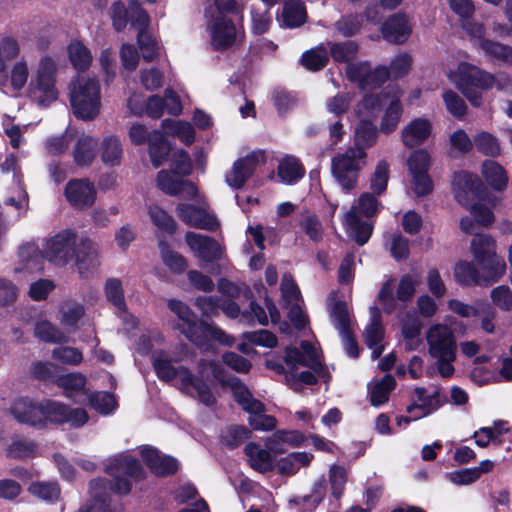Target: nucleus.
Returning a JSON list of instances; mask_svg holds the SVG:
<instances>
[{"label":"nucleus","instance_id":"nucleus-44","mask_svg":"<svg viewBox=\"0 0 512 512\" xmlns=\"http://www.w3.org/2000/svg\"><path fill=\"white\" fill-rule=\"evenodd\" d=\"M470 248L475 262L496 255V241L487 234L475 235Z\"/></svg>","mask_w":512,"mask_h":512},{"label":"nucleus","instance_id":"nucleus-22","mask_svg":"<svg viewBox=\"0 0 512 512\" xmlns=\"http://www.w3.org/2000/svg\"><path fill=\"white\" fill-rule=\"evenodd\" d=\"M185 241L194 255L204 262H213L222 256V247L209 236L187 232Z\"/></svg>","mask_w":512,"mask_h":512},{"label":"nucleus","instance_id":"nucleus-14","mask_svg":"<svg viewBox=\"0 0 512 512\" xmlns=\"http://www.w3.org/2000/svg\"><path fill=\"white\" fill-rule=\"evenodd\" d=\"M409 174L411 176V189L417 196H424L432 191L433 184L428 169L430 155L424 149L412 152L407 160Z\"/></svg>","mask_w":512,"mask_h":512},{"label":"nucleus","instance_id":"nucleus-61","mask_svg":"<svg viewBox=\"0 0 512 512\" xmlns=\"http://www.w3.org/2000/svg\"><path fill=\"white\" fill-rule=\"evenodd\" d=\"M35 335L45 341L51 343H58L65 341V335L58 328H56L52 323L48 321H40L35 326Z\"/></svg>","mask_w":512,"mask_h":512},{"label":"nucleus","instance_id":"nucleus-29","mask_svg":"<svg viewBox=\"0 0 512 512\" xmlns=\"http://www.w3.org/2000/svg\"><path fill=\"white\" fill-rule=\"evenodd\" d=\"M245 454L252 469L260 473L272 471L275 466V458L267 450L256 443H249L245 447Z\"/></svg>","mask_w":512,"mask_h":512},{"label":"nucleus","instance_id":"nucleus-11","mask_svg":"<svg viewBox=\"0 0 512 512\" xmlns=\"http://www.w3.org/2000/svg\"><path fill=\"white\" fill-rule=\"evenodd\" d=\"M367 152L347 148L331 159V172L337 183L346 191L357 187L361 170L367 164Z\"/></svg>","mask_w":512,"mask_h":512},{"label":"nucleus","instance_id":"nucleus-21","mask_svg":"<svg viewBox=\"0 0 512 512\" xmlns=\"http://www.w3.org/2000/svg\"><path fill=\"white\" fill-rule=\"evenodd\" d=\"M176 212L184 223L194 228L215 230L219 226L216 217L207 211L204 203L199 207L181 203L177 205Z\"/></svg>","mask_w":512,"mask_h":512},{"label":"nucleus","instance_id":"nucleus-58","mask_svg":"<svg viewBox=\"0 0 512 512\" xmlns=\"http://www.w3.org/2000/svg\"><path fill=\"white\" fill-rule=\"evenodd\" d=\"M389 179V164L385 160L377 163L375 170L370 179V187L372 191L380 195L386 188Z\"/></svg>","mask_w":512,"mask_h":512},{"label":"nucleus","instance_id":"nucleus-63","mask_svg":"<svg viewBox=\"0 0 512 512\" xmlns=\"http://www.w3.org/2000/svg\"><path fill=\"white\" fill-rule=\"evenodd\" d=\"M52 357L54 360L66 365H78L83 360L81 351L75 347L60 346L53 350Z\"/></svg>","mask_w":512,"mask_h":512},{"label":"nucleus","instance_id":"nucleus-23","mask_svg":"<svg viewBox=\"0 0 512 512\" xmlns=\"http://www.w3.org/2000/svg\"><path fill=\"white\" fill-rule=\"evenodd\" d=\"M483 185L479 178L472 173L460 171L454 174L452 189L458 203L466 206L472 196H478Z\"/></svg>","mask_w":512,"mask_h":512},{"label":"nucleus","instance_id":"nucleus-45","mask_svg":"<svg viewBox=\"0 0 512 512\" xmlns=\"http://www.w3.org/2000/svg\"><path fill=\"white\" fill-rule=\"evenodd\" d=\"M30 75V69L27 60L22 57L16 61L9 72V88L13 92L21 91L27 84Z\"/></svg>","mask_w":512,"mask_h":512},{"label":"nucleus","instance_id":"nucleus-7","mask_svg":"<svg viewBox=\"0 0 512 512\" xmlns=\"http://www.w3.org/2000/svg\"><path fill=\"white\" fill-rule=\"evenodd\" d=\"M70 103L77 118L94 119L100 111V85L97 79L78 76L69 85Z\"/></svg>","mask_w":512,"mask_h":512},{"label":"nucleus","instance_id":"nucleus-34","mask_svg":"<svg viewBox=\"0 0 512 512\" xmlns=\"http://www.w3.org/2000/svg\"><path fill=\"white\" fill-rule=\"evenodd\" d=\"M99 154L105 166H119L123 158V146L120 139L115 135L105 137L100 143Z\"/></svg>","mask_w":512,"mask_h":512},{"label":"nucleus","instance_id":"nucleus-18","mask_svg":"<svg viewBox=\"0 0 512 512\" xmlns=\"http://www.w3.org/2000/svg\"><path fill=\"white\" fill-rule=\"evenodd\" d=\"M347 77L357 82L362 89H373L380 86L389 77L387 67H378L371 70L366 63L350 64L347 67Z\"/></svg>","mask_w":512,"mask_h":512},{"label":"nucleus","instance_id":"nucleus-13","mask_svg":"<svg viewBox=\"0 0 512 512\" xmlns=\"http://www.w3.org/2000/svg\"><path fill=\"white\" fill-rule=\"evenodd\" d=\"M447 397L438 386L416 387L413 391V403L407 407L409 416L397 419L399 426L429 416L447 403Z\"/></svg>","mask_w":512,"mask_h":512},{"label":"nucleus","instance_id":"nucleus-48","mask_svg":"<svg viewBox=\"0 0 512 512\" xmlns=\"http://www.w3.org/2000/svg\"><path fill=\"white\" fill-rule=\"evenodd\" d=\"M68 56L71 64L77 70H86L92 63L90 50L80 41H73L68 46Z\"/></svg>","mask_w":512,"mask_h":512},{"label":"nucleus","instance_id":"nucleus-41","mask_svg":"<svg viewBox=\"0 0 512 512\" xmlns=\"http://www.w3.org/2000/svg\"><path fill=\"white\" fill-rule=\"evenodd\" d=\"M282 23L288 28H296L306 20V9L300 0H290L283 6Z\"/></svg>","mask_w":512,"mask_h":512},{"label":"nucleus","instance_id":"nucleus-38","mask_svg":"<svg viewBox=\"0 0 512 512\" xmlns=\"http://www.w3.org/2000/svg\"><path fill=\"white\" fill-rule=\"evenodd\" d=\"M97 141L89 136L83 135L78 140L73 149L74 162L78 166H89L95 159V149Z\"/></svg>","mask_w":512,"mask_h":512},{"label":"nucleus","instance_id":"nucleus-53","mask_svg":"<svg viewBox=\"0 0 512 512\" xmlns=\"http://www.w3.org/2000/svg\"><path fill=\"white\" fill-rule=\"evenodd\" d=\"M37 444L26 439H14L7 448V456L14 459H25L37 455Z\"/></svg>","mask_w":512,"mask_h":512},{"label":"nucleus","instance_id":"nucleus-15","mask_svg":"<svg viewBox=\"0 0 512 512\" xmlns=\"http://www.w3.org/2000/svg\"><path fill=\"white\" fill-rule=\"evenodd\" d=\"M284 361L291 370L298 366L312 369L319 376H324L321 354L318 349L308 341H302L300 347H287Z\"/></svg>","mask_w":512,"mask_h":512},{"label":"nucleus","instance_id":"nucleus-8","mask_svg":"<svg viewBox=\"0 0 512 512\" xmlns=\"http://www.w3.org/2000/svg\"><path fill=\"white\" fill-rule=\"evenodd\" d=\"M57 70V64L50 56L39 60L28 85V96L37 105L47 107L57 100Z\"/></svg>","mask_w":512,"mask_h":512},{"label":"nucleus","instance_id":"nucleus-19","mask_svg":"<svg viewBox=\"0 0 512 512\" xmlns=\"http://www.w3.org/2000/svg\"><path fill=\"white\" fill-rule=\"evenodd\" d=\"M156 180L159 189L168 195H181L186 199L198 198V189L194 183L181 179L173 170H161Z\"/></svg>","mask_w":512,"mask_h":512},{"label":"nucleus","instance_id":"nucleus-46","mask_svg":"<svg viewBox=\"0 0 512 512\" xmlns=\"http://www.w3.org/2000/svg\"><path fill=\"white\" fill-rule=\"evenodd\" d=\"M312 460V455L306 452H297L289 454L288 456L282 458L277 463V468L280 474L284 475H293L295 474L302 466H308Z\"/></svg>","mask_w":512,"mask_h":512},{"label":"nucleus","instance_id":"nucleus-59","mask_svg":"<svg viewBox=\"0 0 512 512\" xmlns=\"http://www.w3.org/2000/svg\"><path fill=\"white\" fill-rule=\"evenodd\" d=\"M420 283L418 274H405L401 277L397 288V299L408 302L414 296L417 285Z\"/></svg>","mask_w":512,"mask_h":512},{"label":"nucleus","instance_id":"nucleus-40","mask_svg":"<svg viewBox=\"0 0 512 512\" xmlns=\"http://www.w3.org/2000/svg\"><path fill=\"white\" fill-rule=\"evenodd\" d=\"M482 176L493 189L502 191L507 186V176L504 168L493 160H486L482 165Z\"/></svg>","mask_w":512,"mask_h":512},{"label":"nucleus","instance_id":"nucleus-9","mask_svg":"<svg viewBox=\"0 0 512 512\" xmlns=\"http://www.w3.org/2000/svg\"><path fill=\"white\" fill-rule=\"evenodd\" d=\"M55 408L53 400L36 401L29 397H19L12 401L7 411L20 424L44 428L51 423Z\"/></svg>","mask_w":512,"mask_h":512},{"label":"nucleus","instance_id":"nucleus-27","mask_svg":"<svg viewBox=\"0 0 512 512\" xmlns=\"http://www.w3.org/2000/svg\"><path fill=\"white\" fill-rule=\"evenodd\" d=\"M140 453L146 465L157 475H169L178 470V461L175 458L161 455L152 447H143Z\"/></svg>","mask_w":512,"mask_h":512},{"label":"nucleus","instance_id":"nucleus-24","mask_svg":"<svg viewBox=\"0 0 512 512\" xmlns=\"http://www.w3.org/2000/svg\"><path fill=\"white\" fill-rule=\"evenodd\" d=\"M65 195L67 200L74 207L86 208L94 203L96 190L89 180L76 179L67 183Z\"/></svg>","mask_w":512,"mask_h":512},{"label":"nucleus","instance_id":"nucleus-12","mask_svg":"<svg viewBox=\"0 0 512 512\" xmlns=\"http://www.w3.org/2000/svg\"><path fill=\"white\" fill-rule=\"evenodd\" d=\"M229 385L235 400L250 414L248 422L254 430L271 431L276 428L275 417L264 414V404L255 399L243 383L238 379H232Z\"/></svg>","mask_w":512,"mask_h":512},{"label":"nucleus","instance_id":"nucleus-30","mask_svg":"<svg viewBox=\"0 0 512 512\" xmlns=\"http://www.w3.org/2000/svg\"><path fill=\"white\" fill-rule=\"evenodd\" d=\"M482 285H491L498 281L506 271V263L500 256L493 255L476 262Z\"/></svg>","mask_w":512,"mask_h":512},{"label":"nucleus","instance_id":"nucleus-3","mask_svg":"<svg viewBox=\"0 0 512 512\" xmlns=\"http://www.w3.org/2000/svg\"><path fill=\"white\" fill-rule=\"evenodd\" d=\"M173 361H177V359L169 357L164 351L153 352L152 363L158 378L163 381H171L177 378L183 391L197 397L200 402L207 406L212 405L215 398L209 386L202 379L192 376L184 367L175 368L172 365Z\"/></svg>","mask_w":512,"mask_h":512},{"label":"nucleus","instance_id":"nucleus-52","mask_svg":"<svg viewBox=\"0 0 512 512\" xmlns=\"http://www.w3.org/2000/svg\"><path fill=\"white\" fill-rule=\"evenodd\" d=\"M56 383L58 387L64 390L67 397H72L76 393L84 390L86 378L81 373H68L59 376Z\"/></svg>","mask_w":512,"mask_h":512},{"label":"nucleus","instance_id":"nucleus-56","mask_svg":"<svg viewBox=\"0 0 512 512\" xmlns=\"http://www.w3.org/2000/svg\"><path fill=\"white\" fill-rule=\"evenodd\" d=\"M442 99L447 111L454 117L462 119L467 113V105L464 99L455 91L447 89L442 94Z\"/></svg>","mask_w":512,"mask_h":512},{"label":"nucleus","instance_id":"nucleus-25","mask_svg":"<svg viewBox=\"0 0 512 512\" xmlns=\"http://www.w3.org/2000/svg\"><path fill=\"white\" fill-rule=\"evenodd\" d=\"M383 38L391 43L402 44L411 35L412 27L407 15L396 13L391 15L381 27Z\"/></svg>","mask_w":512,"mask_h":512},{"label":"nucleus","instance_id":"nucleus-62","mask_svg":"<svg viewBox=\"0 0 512 512\" xmlns=\"http://www.w3.org/2000/svg\"><path fill=\"white\" fill-rule=\"evenodd\" d=\"M510 46L492 40H481L479 49L484 55L494 62L504 63Z\"/></svg>","mask_w":512,"mask_h":512},{"label":"nucleus","instance_id":"nucleus-50","mask_svg":"<svg viewBox=\"0 0 512 512\" xmlns=\"http://www.w3.org/2000/svg\"><path fill=\"white\" fill-rule=\"evenodd\" d=\"M148 214L152 223L161 231L173 234L176 231V223L171 215L157 205L148 207Z\"/></svg>","mask_w":512,"mask_h":512},{"label":"nucleus","instance_id":"nucleus-37","mask_svg":"<svg viewBox=\"0 0 512 512\" xmlns=\"http://www.w3.org/2000/svg\"><path fill=\"white\" fill-rule=\"evenodd\" d=\"M329 316L339 335L354 332V320L345 302H333L329 308Z\"/></svg>","mask_w":512,"mask_h":512},{"label":"nucleus","instance_id":"nucleus-49","mask_svg":"<svg viewBox=\"0 0 512 512\" xmlns=\"http://www.w3.org/2000/svg\"><path fill=\"white\" fill-rule=\"evenodd\" d=\"M159 247L162 261L171 272L181 274L186 270L187 262L183 256L171 250L163 241H160Z\"/></svg>","mask_w":512,"mask_h":512},{"label":"nucleus","instance_id":"nucleus-39","mask_svg":"<svg viewBox=\"0 0 512 512\" xmlns=\"http://www.w3.org/2000/svg\"><path fill=\"white\" fill-rule=\"evenodd\" d=\"M149 156L155 168L161 166L167 159L170 147L162 134L158 130H154L149 136Z\"/></svg>","mask_w":512,"mask_h":512},{"label":"nucleus","instance_id":"nucleus-1","mask_svg":"<svg viewBox=\"0 0 512 512\" xmlns=\"http://www.w3.org/2000/svg\"><path fill=\"white\" fill-rule=\"evenodd\" d=\"M43 255L59 266L73 260L82 277H87L100 265L97 244L89 238H78L76 233L69 229L47 239Z\"/></svg>","mask_w":512,"mask_h":512},{"label":"nucleus","instance_id":"nucleus-28","mask_svg":"<svg viewBox=\"0 0 512 512\" xmlns=\"http://www.w3.org/2000/svg\"><path fill=\"white\" fill-rule=\"evenodd\" d=\"M432 125L425 118H416L410 121L401 130V139L403 144L412 148L422 144L431 134Z\"/></svg>","mask_w":512,"mask_h":512},{"label":"nucleus","instance_id":"nucleus-32","mask_svg":"<svg viewBox=\"0 0 512 512\" xmlns=\"http://www.w3.org/2000/svg\"><path fill=\"white\" fill-rule=\"evenodd\" d=\"M85 315L84 306L74 300L62 302L58 310V320L66 330L74 331L78 328L80 320Z\"/></svg>","mask_w":512,"mask_h":512},{"label":"nucleus","instance_id":"nucleus-35","mask_svg":"<svg viewBox=\"0 0 512 512\" xmlns=\"http://www.w3.org/2000/svg\"><path fill=\"white\" fill-rule=\"evenodd\" d=\"M378 128L370 120H360L354 131V148L357 152H366L378 140Z\"/></svg>","mask_w":512,"mask_h":512},{"label":"nucleus","instance_id":"nucleus-42","mask_svg":"<svg viewBox=\"0 0 512 512\" xmlns=\"http://www.w3.org/2000/svg\"><path fill=\"white\" fill-rule=\"evenodd\" d=\"M161 127L167 135L178 137L186 145L192 144L195 140V131L188 122L164 119Z\"/></svg>","mask_w":512,"mask_h":512},{"label":"nucleus","instance_id":"nucleus-6","mask_svg":"<svg viewBox=\"0 0 512 512\" xmlns=\"http://www.w3.org/2000/svg\"><path fill=\"white\" fill-rule=\"evenodd\" d=\"M428 354L435 359L434 368L443 378H451L455 373L457 343L451 329L443 324H435L426 333Z\"/></svg>","mask_w":512,"mask_h":512},{"label":"nucleus","instance_id":"nucleus-51","mask_svg":"<svg viewBox=\"0 0 512 512\" xmlns=\"http://www.w3.org/2000/svg\"><path fill=\"white\" fill-rule=\"evenodd\" d=\"M395 388V380L391 375H385L378 381L370 392V400L373 406H380L388 401L390 392Z\"/></svg>","mask_w":512,"mask_h":512},{"label":"nucleus","instance_id":"nucleus-36","mask_svg":"<svg viewBox=\"0 0 512 512\" xmlns=\"http://www.w3.org/2000/svg\"><path fill=\"white\" fill-rule=\"evenodd\" d=\"M56 412L52 415L51 423H69L73 427L83 426L88 421V414L82 408L70 409L63 403L54 401Z\"/></svg>","mask_w":512,"mask_h":512},{"label":"nucleus","instance_id":"nucleus-57","mask_svg":"<svg viewBox=\"0 0 512 512\" xmlns=\"http://www.w3.org/2000/svg\"><path fill=\"white\" fill-rule=\"evenodd\" d=\"M474 145L476 149L487 156H497L500 154V145L495 136L489 132L482 131L475 135Z\"/></svg>","mask_w":512,"mask_h":512},{"label":"nucleus","instance_id":"nucleus-54","mask_svg":"<svg viewBox=\"0 0 512 512\" xmlns=\"http://www.w3.org/2000/svg\"><path fill=\"white\" fill-rule=\"evenodd\" d=\"M456 280L464 285L477 284L482 285L479 270L469 262H459L454 269Z\"/></svg>","mask_w":512,"mask_h":512},{"label":"nucleus","instance_id":"nucleus-31","mask_svg":"<svg viewBox=\"0 0 512 512\" xmlns=\"http://www.w3.org/2000/svg\"><path fill=\"white\" fill-rule=\"evenodd\" d=\"M387 87L379 94L365 95L361 101L358 102L355 108L356 115L360 120L372 121L376 118L383 109L386 102Z\"/></svg>","mask_w":512,"mask_h":512},{"label":"nucleus","instance_id":"nucleus-4","mask_svg":"<svg viewBox=\"0 0 512 512\" xmlns=\"http://www.w3.org/2000/svg\"><path fill=\"white\" fill-rule=\"evenodd\" d=\"M450 82L476 108L483 105V93L495 84L494 74L468 62H461L448 73Z\"/></svg>","mask_w":512,"mask_h":512},{"label":"nucleus","instance_id":"nucleus-16","mask_svg":"<svg viewBox=\"0 0 512 512\" xmlns=\"http://www.w3.org/2000/svg\"><path fill=\"white\" fill-rule=\"evenodd\" d=\"M402 92L398 86H388L385 106L379 125V131L389 135L394 132L401 120L403 106L401 104Z\"/></svg>","mask_w":512,"mask_h":512},{"label":"nucleus","instance_id":"nucleus-33","mask_svg":"<svg viewBox=\"0 0 512 512\" xmlns=\"http://www.w3.org/2000/svg\"><path fill=\"white\" fill-rule=\"evenodd\" d=\"M127 106L135 115H142L144 112L151 118H160L164 110V101L157 95L150 96L145 104L141 103L140 97L136 94L128 99Z\"/></svg>","mask_w":512,"mask_h":512},{"label":"nucleus","instance_id":"nucleus-47","mask_svg":"<svg viewBox=\"0 0 512 512\" xmlns=\"http://www.w3.org/2000/svg\"><path fill=\"white\" fill-rule=\"evenodd\" d=\"M304 175V168L294 157L284 158L278 166V176L283 183L292 184L301 179Z\"/></svg>","mask_w":512,"mask_h":512},{"label":"nucleus","instance_id":"nucleus-43","mask_svg":"<svg viewBox=\"0 0 512 512\" xmlns=\"http://www.w3.org/2000/svg\"><path fill=\"white\" fill-rule=\"evenodd\" d=\"M21 54V45L17 38L11 35L0 36V73H3L7 64L18 59Z\"/></svg>","mask_w":512,"mask_h":512},{"label":"nucleus","instance_id":"nucleus-26","mask_svg":"<svg viewBox=\"0 0 512 512\" xmlns=\"http://www.w3.org/2000/svg\"><path fill=\"white\" fill-rule=\"evenodd\" d=\"M363 337L368 348L372 350V358H378L384 348L382 345L384 329L381 323V313L377 307L370 308V322L365 328Z\"/></svg>","mask_w":512,"mask_h":512},{"label":"nucleus","instance_id":"nucleus-60","mask_svg":"<svg viewBox=\"0 0 512 512\" xmlns=\"http://www.w3.org/2000/svg\"><path fill=\"white\" fill-rule=\"evenodd\" d=\"M89 404L103 415L113 412L116 408L114 396L107 392H97L89 396Z\"/></svg>","mask_w":512,"mask_h":512},{"label":"nucleus","instance_id":"nucleus-64","mask_svg":"<svg viewBox=\"0 0 512 512\" xmlns=\"http://www.w3.org/2000/svg\"><path fill=\"white\" fill-rule=\"evenodd\" d=\"M358 51V46L353 41H345L342 43H335L330 47V53L336 62H349L351 61Z\"/></svg>","mask_w":512,"mask_h":512},{"label":"nucleus","instance_id":"nucleus-55","mask_svg":"<svg viewBox=\"0 0 512 512\" xmlns=\"http://www.w3.org/2000/svg\"><path fill=\"white\" fill-rule=\"evenodd\" d=\"M105 295L109 302H111L120 312H126V303L124 299V291L122 283L119 279L110 278L105 284Z\"/></svg>","mask_w":512,"mask_h":512},{"label":"nucleus","instance_id":"nucleus-20","mask_svg":"<svg viewBox=\"0 0 512 512\" xmlns=\"http://www.w3.org/2000/svg\"><path fill=\"white\" fill-rule=\"evenodd\" d=\"M212 44L217 49L227 48L241 37L233 22L223 15L215 16L208 25Z\"/></svg>","mask_w":512,"mask_h":512},{"label":"nucleus","instance_id":"nucleus-5","mask_svg":"<svg viewBox=\"0 0 512 512\" xmlns=\"http://www.w3.org/2000/svg\"><path fill=\"white\" fill-rule=\"evenodd\" d=\"M168 307L181 321L178 328L197 346H204L209 340H216L223 344L232 343L230 337L217 326L198 321L194 312L184 302L170 299L168 300Z\"/></svg>","mask_w":512,"mask_h":512},{"label":"nucleus","instance_id":"nucleus-10","mask_svg":"<svg viewBox=\"0 0 512 512\" xmlns=\"http://www.w3.org/2000/svg\"><path fill=\"white\" fill-rule=\"evenodd\" d=\"M377 198L366 192L360 195L357 205L352 206L346 212L343 225L348 233L359 245H364L372 234V227L366 221L360 219L358 213L365 217L374 216L378 210Z\"/></svg>","mask_w":512,"mask_h":512},{"label":"nucleus","instance_id":"nucleus-2","mask_svg":"<svg viewBox=\"0 0 512 512\" xmlns=\"http://www.w3.org/2000/svg\"><path fill=\"white\" fill-rule=\"evenodd\" d=\"M108 474L114 479L113 486H108L103 479H96L90 482V493L93 498L92 504L82 507L77 512H122V507L114 503L109 497V491L113 490L118 494H127L131 484L127 477L138 479L142 476L143 470L139 462L127 455H120L112 460L106 468Z\"/></svg>","mask_w":512,"mask_h":512},{"label":"nucleus","instance_id":"nucleus-17","mask_svg":"<svg viewBox=\"0 0 512 512\" xmlns=\"http://www.w3.org/2000/svg\"><path fill=\"white\" fill-rule=\"evenodd\" d=\"M263 159L264 155L261 151H253L245 157L236 160L232 168L225 174L226 184L232 189L242 188Z\"/></svg>","mask_w":512,"mask_h":512}]
</instances>
